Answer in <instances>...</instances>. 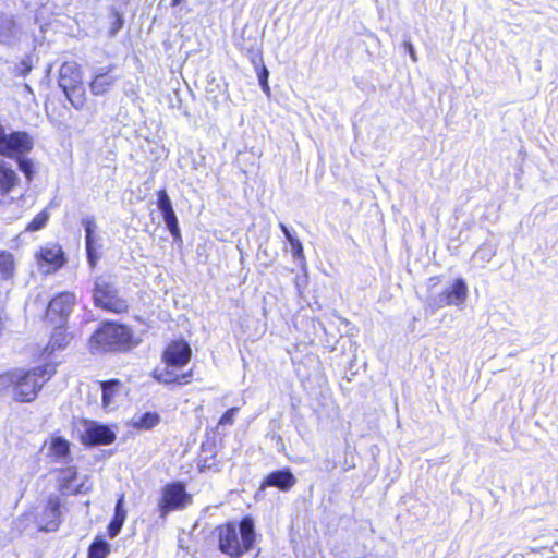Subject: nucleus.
<instances>
[{"label": "nucleus", "instance_id": "nucleus-21", "mask_svg": "<svg viewBox=\"0 0 558 558\" xmlns=\"http://www.w3.org/2000/svg\"><path fill=\"white\" fill-rule=\"evenodd\" d=\"M279 227L282 230L286 239L288 240V242L290 243V245L292 247L293 257L296 260H299L301 264H304L305 255L303 252V245H302L301 241L296 236H294L283 223H280Z\"/></svg>", "mask_w": 558, "mask_h": 558}, {"label": "nucleus", "instance_id": "nucleus-34", "mask_svg": "<svg viewBox=\"0 0 558 558\" xmlns=\"http://www.w3.org/2000/svg\"><path fill=\"white\" fill-rule=\"evenodd\" d=\"M86 252H87L88 264L90 265L92 268H94L97 264L98 256H97V253H96V250H95L93 243H86Z\"/></svg>", "mask_w": 558, "mask_h": 558}, {"label": "nucleus", "instance_id": "nucleus-20", "mask_svg": "<svg viewBox=\"0 0 558 558\" xmlns=\"http://www.w3.org/2000/svg\"><path fill=\"white\" fill-rule=\"evenodd\" d=\"M114 83V77L108 75V73H98L92 81L89 87L90 92L98 96L106 93L110 86Z\"/></svg>", "mask_w": 558, "mask_h": 558}, {"label": "nucleus", "instance_id": "nucleus-4", "mask_svg": "<svg viewBox=\"0 0 558 558\" xmlns=\"http://www.w3.org/2000/svg\"><path fill=\"white\" fill-rule=\"evenodd\" d=\"M131 339L132 333L128 327L107 323L90 337L89 350L94 354L124 350L128 348Z\"/></svg>", "mask_w": 558, "mask_h": 558}, {"label": "nucleus", "instance_id": "nucleus-10", "mask_svg": "<svg viewBox=\"0 0 558 558\" xmlns=\"http://www.w3.org/2000/svg\"><path fill=\"white\" fill-rule=\"evenodd\" d=\"M116 439L114 433L106 425H100L93 421L83 423L81 440L84 445L97 446L109 445Z\"/></svg>", "mask_w": 558, "mask_h": 558}, {"label": "nucleus", "instance_id": "nucleus-16", "mask_svg": "<svg viewBox=\"0 0 558 558\" xmlns=\"http://www.w3.org/2000/svg\"><path fill=\"white\" fill-rule=\"evenodd\" d=\"M123 500L124 496L121 495L116 505L114 517L108 527L109 536L112 538L120 533L126 518V511L123 509Z\"/></svg>", "mask_w": 558, "mask_h": 558}, {"label": "nucleus", "instance_id": "nucleus-14", "mask_svg": "<svg viewBox=\"0 0 558 558\" xmlns=\"http://www.w3.org/2000/svg\"><path fill=\"white\" fill-rule=\"evenodd\" d=\"M296 483V478L289 470H281L270 473L264 481L265 486L278 487L281 490H289Z\"/></svg>", "mask_w": 558, "mask_h": 558}, {"label": "nucleus", "instance_id": "nucleus-5", "mask_svg": "<svg viewBox=\"0 0 558 558\" xmlns=\"http://www.w3.org/2000/svg\"><path fill=\"white\" fill-rule=\"evenodd\" d=\"M93 300L97 307L112 313H123L128 310L126 301L119 295L110 277L99 276L95 279Z\"/></svg>", "mask_w": 558, "mask_h": 558}, {"label": "nucleus", "instance_id": "nucleus-1", "mask_svg": "<svg viewBox=\"0 0 558 558\" xmlns=\"http://www.w3.org/2000/svg\"><path fill=\"white\" fill-rule=\"evenodd\" d=\"M56 373V367L46 364L33 369L17 368L0 376V386L11 388L14 400L34 401L44 384Z\"/></svg>", "mask_w": 558, "mask_h": 558}, {"label": "nucleus", "instance_id": "nucleus-35", "mask_svg": "<svg viewBox=\"0 0 558 558\" xmlns=\"http://www.w3.org/2000/svg\"><path fill=\"white\" fill-rule=\"evenodd\" d=\"M14 26H15V23L12 19L7 17V16L1 17V26L0 27L3 29V32L11 33L12 29L14 28Z\"/></svg>", "mask_w": 558, "mask_h": 558}, {"label": "nucleus", "instance_id": "nucleus-24", "mask_svg": "<svg viewBox=\"0 0 558 558\" xmlns=\"http://www.w3.org/2000/svg\"><path fill=\"white\" fill-rule=\"evenodd\" d=\"M68 343V335L65 329L62 326H59L54 329L50 342L48 344V349L50 352L56 350L63 349Z\"/></svg>", "mask_w": 558, "mask_h": 558}, {"label": "nucleus", "instance_id": "nucleus-12", "mask_svg": "<svg viewBox=\"0 0 558 558\" xmlns=\"http://www.w3.org/2000/svg\"><path fill=\"white\" fill-rule=\"evenodd\" d=\"M38 264L43 268L47 266L45 272L54 271L64 264L63 253L59 245L46 246L37 254Z\"/></svg>", "mask_w": 558, "mask_h": 558}, {"label": "nucleus", "instance_id": "nucleus-37", "mask_svg": "<svg viewBox=\"0 0 558 558\" xmlns=\"http://www.w3.org/2000/svg\"><path fill=\"white\" fill-rule=\"evenodd\" d=\"M183 0H172V7L179 5Z\"/></svg>", "mask_w": 558, "mask_h": 558}, {"label": "nucleus", "instance_id": "nucleus-6", "mask_svg": "<svg viewBox=\"0 0 558 558\" xmlns=\"http://www.w3.org/2000/svg\"><path fill=\"white\" fill-rule=\"evenodd\" d=\"M192 502V497L185 492L182 483H171L163 487L158 504L159 512L165 518L169 512L185 508Z\"/></svg>", "mask_w": 558, "mask_h": 558}, {"label": "nucleus", "instance_id": "nucleus-11", "mask_svg": "<svg viewBox=\"0 0 558 558\" xmlns=\"http://www.w3.org/2000/svg\"><path fill=\"white\" fill-rule=\"evenodd\" d=\"M76 303V296L72 292H62L53 298L48 306V316H59L65 318L72 312Z\"/></svg>", "mask_w": 558, "mask_h": 558}, {"label": "nucleus", "instance_id": "nucleus-25", "mask_svg": "<svg viewBox=\"0 0 558 558\" xmlns=\"http://www.w3.org/2000/svg\"><path fill=\"white\" fill-rule=\"evenodd\" d=\"M161 214L163 217V221H165L167 228L169 229L170 233L172 234V236L174 239H179L180 230H179L178 219H177L173 208L171 207L167 210H162Z\"/></svg>", "mask_w": 558, "mask_h": 558}, {"label": "nucleus", "instance_id": "nucleus-28", "mask_svg": "<svg viewBox=\"0 0 558 558\" xmlns=\"http://www.w3.org/2000/svg\"><path fill=\"white\" fill-rule=\"evenodd\" d=\"M19 163V169L25 174L28 181L32 180L34 174V163L31 159L25 158V156H21L15 158Z\"/></svg>", "mask_w": 558, "mask_h": 558}, {"label": "nucleus", "instance_id": "nucleus-26", "mask_svg": "<svg viewBox=\"0 0 558 558\" xmlns=\"http://www.w3.org/2000/svg\"><path fill=\"white\" fill-rule=\"evenodd\" d=\"M109 551L108 543L104 539H97L89 546L88 558H107Z\"/></svg>", "mask_w": 558, "mask_h": 558}, {"label": "nucleus", "instance_id": "nucleus-9", "mask_svg": "<svg viewBox=\"0 0 558 558\" xmlns=\"http://www.w3.org/2000/svg\"><path fill=\"white\" fill-rule=\"evenodd\" d=\"M61 504L57 495H50L43 510L37 514V524L40 531L54 532L61 524Z\"/></svg>", "mask_w": 558, "mask_h": 558}, {"label": "nucleus", "instance_id": "nucleus-15", "mask_svg": "<svg viewBox=\"0 0 558 558\" xmlns=\"http://www.w3.org/2000/svg\"><path fill=\"white\" fill-rule=\"evenodd\" d=\"M19 178L16 172L0 161V203L16 186Z\"/></svg>", "mask_w": 558, "mask_h": 558}, {"label": "nucleus", "instance_id": "nucleus-27", "mask_svg": "<svg viewBox=\"0 0 558 558\" xmlns=\"http://www.w3.org/2000/svg\"><path fill=\"white\" fill-rule=\"evenodd\" d=\"M14 260L12 254L8 252H0V272L4 278H10L13 275Z\"/></svg>", "mask_w": 558, "mask_h": 558}, {"label": "nucleus", "instance_id": "nucleus-36", "mask_svg": "<svg viewBox=\"0 0 558 558\" xmlns=\"http://www.w3.org/2000/svg\"><path fill=\"white\" fill-rule=\"evenodd\" d=\"M404 47H405L407 51L409 52L410 58L412 59V61L416 62L417 61V56H416V52H415V49H414L412 43L409 41V40L404 41Z\"/></svg>", "mask_w": 558, "mask_h": 558}, {"label": "nucleus", "instance_id": "nucleus-19", "mask_svg": "<svg viewBox=\"0 0 558 558\" xmlns=\"http://www.w3.org/2000/svg\"><path fill=\"white\" fill-rule=\"evenodd\" d=\"M70 444L68 440L60 436H51L49 441V453L58 460L64 459L69 456Z\"/></svg>", "mask_w": 558, "mask_h": 558}, {"label": "nucleus", "instance_id": "nucleus-22", "mask_svg": "<svg viewBox=\"0 0 558 558\" xmlns=\"http://www.w3.org/2000/svg\"><path fill=\"white\" fill-rule=\"evenodd\" d=\"M160 421V417L155 412H146L138 417L133 418V426L138 429H151Z\"/></svg>", "mask_w": 558, "mask_h": 558}, {"label": "nucleus", "instance_id": "nucleus-13", "mask_svg": "<svg viewBox=\"0 0 558 558\" xmlns=\"http://www.w3.org/2000/svg\"><path fill=\"white\" fill-rule=\"evenodd\" d=\"M83 83L80 66L76 62H64L59 71V86L62 89Z\"/></svg>", "mask_w": 558, "mask_h": 558}, {"label": "nucleus", "instance_id": "nucleus-38", "mask_svg": "<svg viewBox=\"0 0 558 558\" xmlns=\"http://www.w3.org/2000/svg\"><path fill=\"white\" fill-rule=\"evenodd\" d=\"M80 492H81V490H80L78 488H75V489H73L71 493H72V494H77V493H80Z\"/></svg>", "mask_w": 558, "mask_h": 558}, {"label": "nucleus", "instance_id": "nucleus-32", "mask_svg": "<svg viewBox=\"0 0 558 558\" xmlns=\"http://www.w3.org/2000/svg\"><path fill=\"white\" fill-rule=\"evenodd\" d=\"M239 412V408L233 407L229 409L219 420V425H232L234 415Z\"/></svg>", "mask_w": 558, "mask_h": 558}, {"label": "nucleus", "instance_id": "nucleus-8", "mask_svg": "<svg viewBox=\"0 0 558 558\" xmlns=\"http://www.w3.org/2000/svg\"><path fill=\"white\" fill-rule=\"evenodd\" d=\"M33 147V137L26 132L16 131L7 134L0 147V155L9 158H17L27 155Z\"/></svg>", "mask_w": 558, "mask_h": 558}, {"label": "nucleus", "instance_id": "nucleus-33", "mask_svg": "<svg viewBox=\"0 0 558 558\" xmlns=\"http://www.w3.org/2000/svg\"><path fill=\"white\" fill-rule=\"evenodd\" d=\"M268 70L266 69V66H263V70L260 73H258V80H259V84L262 86V89L263 92L266 94V95H270V87L268 85Z\"/></svg>", "mask_w": 558, "mask_h": 558}, {"label": "nucleus", "instance_id": "nucleus-23", "mask_svg": "<svg viewBox=\"0 0 558 558\" xmlns=\"http://www.w3.org/2000/svg\"><path fill=\"white\" fill-rule=\"evenodd\" d=\"M76 477L75 468L60 470L58 475V488L64 494L70 493L71 482Z\"/></svg>", "mask_w": 558, "mask_h": 558}, {"label": "nucleus", "instance_id": "nucleus-29", "mask_svg": "<svg viewBox=\"0 0 558 558\" xmlns=\"http://www.w3.org/2000/svg\"><path fill=\"white\" fill-rule=\"evenodd\" d=\"M48 214L46 211L39 213L28 225L27 230L37 231L40 230L48 221Z\"/></svg>", "mask_w": 558, "mask_h": 558}, {"label": "nucleus", "instance_id": "nucleus-18", "mask_svg": "<svg viewBox=\"0 0 558 558\" xmlns=\"http://www.w3.org/2000/svg\"><path fill=\"white\" fill-rule=\"evenodd\" d=\"M119 386L120 381L117 379L101 383L102 407L105 409H111L114 405Z\"/></svg>", "mask_w": 558, "mask_h": 558}, {"label": "nucleus", "instance_id": "nucleus-31", "mask_svg": "<svg viewBox=\"0 0 558 558\" xmlns=\"http://www.w3.org/2000/svg\"><path fill=\"white\" fill-rule=\"evenodd\" d=\"M85 233H86V243H93V233L96 230V223L93 218H87L83 221Z\"/></svg>", "mask_w": 558, "mask_h": 558}, {"label": "nucleus", "instance_id": "nucleus-17", "mask_svg": "<svg viewBox=\"0 0 558 558\" xmlns=\"http://www.w3.org/2000/svg\"><path fill=\"white\" fill-rule=\"evenodd\" d=\"M68 100L71 102V105L77 109H83L85 101H86V93L83 87V83L71 86L70 88L63 89Z\"/></svg>", "mask_w": 558, "mask_h": 558}, {"label": "nucleus", "instance_id": "nucleus-2", "mask_svg": "<svg viewBox=\"0 0 558 558\" xmlns=\"http://www.w3.org/2000/svg\"><path fill=\"white\" fill-rule=\"evenodd\" d=\"M219 550L230 558H240L254 546L256 534L254 521L245 517L239 524L228 523L215 530Z\"/></svg>", "mask_w": 558, "mask_h": 558}, {"label": "nucleus", "instance_id": "nucleus-3", "mask_svg": "<svg viewBox=\"0 0 558 558\" xmlns=\"http://www.w3.org/2000/svg\"><path fill=\"white\" fill-rule=\"evenodd\" d=\"M191 348L185 341H172L162 354L165 366L154 371V377L163 384L189 383L192 372L178 374L177 369L186 365L191 359Z\"/></svg>", "mask_w": 558, "mask_h": 558}, {"label": "nucleus", "instance_id": "nucleus-7", "mask_svg": "<svg viewBox=\"0 0 558 558\" xmlns=\"http://www.w3.org/2000/svg\"><path fill=\"white\" fill-rule=\"evenodd\" d=\"M468 287L462 279H456L451 287L441 293L428 298L427 304L433 311L444 306L462 307L468 298Z\"/></svg>", "mask_w": 558, "mask_h": 558}, {"label": "nucleus", "instance_id": "nucleus-30", "mask_svg": "<svg viewBox=\"0 0 558 558\" xmlns=\"http://www.w3.org/2000/svg\"><path fill=\"white\" fill-rule=\"evenodd\" d=\"M157 205H158V208L160 209V211L167 210L172 207L171 201L165 190H160L158 192Z\"/></svg>", "mask_w": 558, "mask_h": 558}]
</instances>
